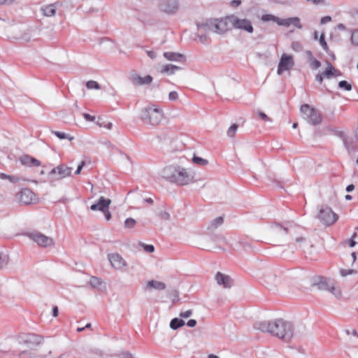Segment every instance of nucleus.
Listing matches in <instances>:
<instances>
[{"label": "nucleus", "mask_w": 358, "mask_h": 358, "mask_svg": "<svg viewBox=\"0 0 358 358\" xmlns=\"http://www.w3.org/2000/svg\"><path fill=\"white\" fill-rule=\"evenodd\" d=\"M198 29L203 31H212L222 34L231 28L242 29L248 33L253 32L251 22L247 19H240L236 15H230L220 19H210L206 22L197 24Z\"/></svg>", "instance_id": "nucleus-1"}, {"label": "nucleus", "mask_w": 358, "mask_h": 358, "mask_svg": "<svg viewBox=\"0 0 358 358\" xmlns=\"http://www.w3.org/2000/svg\"><path fill=\"white\" fill-rule=\"evenodd\" d=\"M254 328L268 333L285 341H289L294 336L293 324L283 319L273 321H260L255 323Z\"/></svg>", "instance_id": "nucleus-2"}, {"label": "nucleus", "mask_w": 358, "mask_h": 358, "mask_svg": "<svg viewBox=\"0 0 358 358\" xmlns=\"http://www.w3.org/2000/svg\"><path fill=\"white\" fill-rule=\"evenodd\" d=\"M162 118V110L155 106L144 108L141 113V119L145 124L156 126L160 123Z\"/></svg>", "instance_id": "nucleus-3"}, {"label": "nucleus", "mask_w": 358, "mask_h": 358, "mask_svg": "<svg viewBox=\"0 0 358 358\" xmlns=\"http://www.w3.org/2000/svg\"><path fill=\"white\" fill-rule=\"evenodd\" d=\"M20 345H25L29 348L38 346L43 341V337L34 333L21 332L15 337Z\"/></svg>", "instance_id": "nucleus-4"}, {"label": "nucleus", "mask_w": 358, "mask_h": 358, "mask_svg": "<svg viewBox=\"0 0 358 358\" xmlns=\"http://www.w3.org/2000/svg\"><path fill=\"white\" fill-rule=\"evenodd\" d=\"M301 112L303 118L313 125H318L321 124L322 118L321 113L308 104H303L301 107Z\"/></svg>", "instance_id": "nucleus-5"}, {"label": "nucleus", "mask_w": 358, "mask_h": 358, "mask_svg": "<svg viewBox=\"0 0 358 358\" xmlns=\"http://www.w3.org/2000/svg\"><path fill=\"white\" fill-rule=\"evenodd\" d=\"M318 218L323 224L330 226L338 220V216L331 208L325 207L320 210Z\"/></svg>", "instance_id": "nucleus-6"}, {"label": "nucleus", "mask_w": 358, "mask_h": 358, "mask_svg": "<svg viewBox=\"0 0 358 358\" xmlns=\"http://www.w3.org/2000/svg\"><path fill=\"white\" fill-rule=\"evenodd\" d=\"M72 169L64 164H59L52 169L49 176L54 180H61L71 175Z\"/></svg>", "instance_id": "nucleus-7"}, {"label": "nucleus", "mask_w": 358, "mask_h": 358, "mask_svg": "<svg viewBox=\"0 0 358 358\" xmlns=\"http://www.w3.org/2000/svg\"><path fill=\"white\" fill-rule=\"evenodd\" d=\"M29 238L41 247H48L54 245V241L51 237L47 236L39 232L31 233Z\"/></svg>", "instance_id": "nucleus-8"}, {"label": "nucleus", "mask_w": 358, "mask_h": 358, "mask_svg": "<svg viewBox=\"0 0 358 358\" xmlns=\"http://www.w3.org/2000/svg\"><path fill=\"white\" fill-rule=\"evenodd\" d=\"M294 65V62L293 57L291 55L283 53L278 63L277 70L278 74L281 75L283 71L289 70Z\"/></svg>", "instance_id": "nucleus-9"}, {"label": "nucleus", "mask_w": 358, "mask_h": 358, "mask_svg": "<svg viewBox=\"0 0 358 358\" xmlns=\"http://www.w3.org/2000/svg\"><path fill=\"white\" fill-rule=\"evenodd\" d=\"M192 177L186 169L178 166L173 182L178 185H185L192 181Z\"/></svg>", "instance_id": "nucleus-10"}, {"label": "nucleus", "mask_w": 358, "mask_h": 358, "mask_svg": "<svg viewBox=\"0 0 358 358\" xmlns=\"http://www.w3.org/2000/svg\"><path fill=\"white\" fill-rule=\"evenodd\" d=\"M313 285L317 286L320 290L329 291L330 289L336 290V286L334 280L319 276L315 279Z\"/></svg>", "instance_id": "nucleus-11"}, {"label": "nucleus", "mask_w": 358, "mask_h": 358, "mask_svg": "<svg viewBox=\"0 0 358 358\" xmlns=\"http://www.w3.org/2000/svg\"><path fill=\"white\" fill-rule=\"evenodd\" d=\"M159 7L161 10L168 14H173L178 9V0H159Z\"/></svg>", "instance_id": "nucleus-12"}, {"label": "nucleus", "mask_w": 358, "mask_h": 358, "mask_svg": "<svg viewBox=\"0 0 358 358\" xmlns=\"http://www.w3.org/2000/svg\"><path fill=\"white\" fill-rule=\"evenodd\" d=\"M108 257L111 266L115 269L122 270L127 266L125 260L117 253L109 254Z\"/></svg>", "instance_id": "nucleus-13"}, {"label": "nucleus", "mask_w": 358, "mask_h": 358, "mask_svg": "<svg viewBox=\"0 0 358 358\" xmlns=\"http://www.w3.org/2000/svg\"><path fill=\"white\" fill-rule=\"evenodd\" d=\"M288 229L287 227L280 223H274L270 227V235L274 238H278L285 236L287 234Z\"/></svg>", "instance_id": "nucleus-14"}, {"label": "nucleus", "mask_w": 358, "mask_h": 358, "mask_svg": "<svg viewBox=\"0 0 358 358\" xmlns=\"http://www.w3.org/2000/svg\"><path fill=\"white\" fill-rule=\"evenodd\" d=\"M18 199L20 203L27 205L34 200L35 194L30 189L24 188L18 194Z\"/></svg>", "instance_id": "nucleus-15"}, {"label": "nucleus", "mask_w": 358, "mask_h": 358, "mask_svg": "<svg viewBox=\"0 0 358 358\" xmlns=\"http://www.w3.org/2000/svg\"><path fill=\"white\" fill-rule=\"evenodd\" d=\"M215 280L219 285H222L224 288H231L234 285L232 278L221 272H217L215 275Z\"/></svg>", "instance_id": "nucleus-16"}, {"label": "nucleus", "mask_w": 358, "mask_h": 358, "mask_svg": "<svg viewBox=\"0 0 358 358\" xmlns=\"http://www.w3.org/2000/svg\"><path fill=\"white\" fill-rule=\"evenodd\" d=\"M111 203L110 199H106L103 196H101L97 203L91 205L90 209L93 211L99 210L102 213L106 209H109V206Z\"/></svg>", "instance_id": "nucleus-17"}, {"label": "nucleus", "mask_w": 358, "mask_h": 358, "mask_svg": "<svg viewBox=\"0 0 358 358\" xmlns=\"http://www.w3.org/2000/svg\"><path fill=\"white\" fill-rule=\"evenodd\" d=\"M130 80L134 85H145L150 84L152 82L153 78L150 75L142 77L137 73H134L131 75Z\"/></svg>", "instance_id": "nucleus-18"}, {"label": "nucleus", "mask_w": 358, "mask_h": 358, "mask_svg": "<svg viewBox=\"0 0 358 358\" xmlns=\"http://www.w3.org/2000/svg\"><path fill=\"white\" fill-rule=\"evenodd\" d=\"M278 25L289 27L290 25H294L295 27L298 29H302V24H301L300 19L298 17H289L286 19H280V22H278Z\"/></svg>", "instance_id": "nucleus-19"}, {"label": "nucleus", "mask_w": 358, "mask_h": 358, "mask_svg": "<svg viewBox=\"0 0 358 358\" xmlns=\"http://www.w3.org/2000/svg\"><path fill=\"white\" fill-rule=\"evenodd\" d=\"M177 168L178 166H166L162 171V177L173 182L176 173L177 171Z\"/></svg>", "instance_id": "nucleus-20"}, {"label": "nucleus", "mask_w": 358, "mask_h": 358, "mask_svg": "<svg viewBox=\"0 0 358 358\" xmlns=\"http://www.w3.org/2000/svg\"><path fill=\"white\" fill-rule=\"evenodd\" d=\"M58 3H50L41 7L40 10L45 17H52L56 15Z\"/></svg>", "instance_id": "nucleus-21"}, {"label": "nucleus", "mask_w": 358, "mask_h": 358, "mask_svg": "<svg viewBox=\"0 0 358 358\" xmlns=\"http://www.w3.org/2000/svg\"><path fill=\"white\" fill-rule=\"evenodd\" d=\"M20 162L23 165L29 166H39L41 162L34 157H32L28 155H24L20 157Z\"/></svg>", "instance_id": "nucleus-22"}, {"label": "nucleus", "mask_w": 358, "mask_h": 358, "mask_svg": "<svg viewBox=\"0 0 358 358\" xmlns=\"http://www.w3.org/2000/svg\"><path fill=\"white\" fill-rule=\"evenodd\" d=\"M164 57L170 61L174 62H185V56L182 54L173 52H164Z\"/></svg>", "instance_id": "nucleus-23"}, {"label": "nucleus", "mask_w": 358, "mask_h": 358, "mask_svg": "<svg viewBox=\"0 0 358 358\" xmlns=\"http://www.w3.org/2000/svg\"><path fill=\"white\" fill-rule=\"evenodd\" d=\"M323 74L328 79L331 78L332 76L338 77L342 76V73L339 70L336 69L334 66L328 62L327 68L323 72Z\"/></svg>", "instance_id": "nucleus-24"}, {"label": "nucleus", "mask_w": 358, "mask_h": 358, "mask_svg": "<svg viewBox=\"0 0 358 358\" xmlns=\"http://www.w3.org/2000/svg\"><path fill=\"white\" fill-rule=\"evenodd\" d=\"M12 355L15 358H33L34 354L30 350L13 351Z\"/></svg>", "instance_id": "nucleus-25"}, {"label": "nucleus", "mask_w": 358, "mask_h": 358, "mask_svg": "<svg viewBox=\"0 0 358 358\" xmlns=\"http://www.w3.org/2000/svg\"><path fill=\"white\" fill-rule=\"evenodd\" d=\"M147 287L153 288L157 290H164L166 289V286L164 282L157 281V280H150L147 283Z\"/></svg>", "instance_id": "nucleus-26"}, {"label": "nucleus", "mask_w": 358, "mask_h": 358, "mask_svg": "<svg viewBox=\"0 0 358 358\" xmlns=\"http://www.w3.org/2000/svg\"><path fill=\"white\" fill-rule=\"evenodd\" d=\"M223 217H217L215 219L213 220L209 224L208 227V229L209 230H213L217 229L219 226L222 225L223 223Z\"/></svg>", "instance_id": "nucleus-27"}, {"label": "nucleus", "mask_w": 358, "mask_h": 358, "mask_svg": "<svg viewBox=\"0 0 358 358\" xmlns=\"http://www.w3.org/2000/svg\"><path fill=\"white\" fill-rule=\"evenodd\" d=\"M184 325V320H182V319H179L178 317L172 319L170 322V327L173 330H176Z\"/></svg>", "instance_id": "nucleus-28"}, {"label": "nucleus", "mask_w": 358, "mask_h": 358, "mask_svg": "<svg viewBox=\"0 0 358 358\" xmlns=\"http://www.w3.org/2000/svg\"><path fill=\"white\" fill-rule=\"evenodd\" d=\"M307 55L310 60L311 68L315 70L317 69L321 66L320 62L313 57V53L310 51H307Z\"/></svg>", "instance_id": "nucleus-29"}, {"label": "nucleus", "mask_w": 358, "mask_h": 358, "mask_svg": "<svg viewBox=\"0 0 358 358\" xmlns=\"http://www.w3.org/2000/svg\"><path fill=\"white\" fill-rule=\"evenodd\" d=\"M89 283L92 287L99 288L102 285L103 282L101 278L96 276H92Z\"/></svg>", "instance_id": "nucleus-30"}, {"label": "nucleus", "mask_w": 358, "mask_h": 358, "mask_svg": "<svg viewBox=\"0 0 358 358\" xmlns=\"http://www.w3.org/2000/svg\"><path fill=\"white\" fill-rule=\"evenodd\" d=\"M280 18L271 14H265L262 16V20L263 22L273 21L276 22L278 24V22H280Z\"/></svg>", "instance_id": "nucleus-31"}, {"label": "nucleus", "mask_w": 358, "mask_h": 358, "mask_svg": "<svg viewBox=\"0 0 358 358\" xmlns=\"http://www.w3.org/2000/svg\"><path fill=\"white\" fill-rule=\"evenodd\" d=\"M52 133H53L59 139H68L69 141H72L73 139V136H71L69 134L62 131H52Z\"/></svg>", "instance_id": "nucleus-32"}, {"label": "nucleus", "mask_w": 358, "mask_h": 358, "mask_svg": "<svg viewBox=\"0 0 358 358\" xmlns=\"http://www.w3.org/2000/svg\"><path fill=\"white\" fill-rule=\"evenodd\" d=\"M9 262V257L7 255L0 253V270L4 268Z\"/></svg>", "instance_id": "nucleus-33"}, {"label": "nucleus", "mask_w": 358, "mask_h": 358, "mask_svg": "<svg viewBox=\"0 0 358 358\" xmlns=\"http://www.w3.org/2000/svg\"><path fill=\"white\" fill-rule=\"evenodd\" d=\"M192 162L194 163V164H199V165H201V166H206L208 164V160L205 159H203L200 157H198V156H196L194 155L192 158Z\"/></svg>", "instance_id": "nucleus-34"}, {"label": "nucleus", "mask_w": 358, "mask_h": 358, "mask_svg": "<svg viewBox=\"0 0 358 358\" xmlns=\"http://www.w3.org/2000/svg\"><path fill=\"white\" fill-rule=\"evenodd\" d=\"M338 87L345 91H350L352 90V85L346 80H341L338 83Z\"/></svg>", "instance_id": "nucleus-35"}, {"label": "nucleus", "mask_w": 358, "mask_h": 358, "mask_svg": "<svg viewBox=\"0 0 358 358\" xmlns=\"http://www.w3.org/2000/svg\"><path fill=\"white\" fill-rule=\"evenodd\" d=\"M169 297L172 300L173 303H176L179 300V294L177 290L173 289L169 292Z\"/></svg>", "instance_id": "nucleus-36"}, {"label": "nucleus", "mask_w": 358, "mask_h": 358, "mask_svg": "<svg viewBox=\"0 0 358 358\" xmlns=\"http://www.w3.org/2000/svg\"><path fill=\"white\" fill-rule=\"evenodd\" d=\"M136 223V221L134 219L129 217L124 221V227L128 229H132L135 227Z\"/></svg>", "instance_id": "nucleus-37"}, {"label": "nucleus", "mask_w": 358, "mask_h": 358, "mask_svg": "<svg viewBox=\"0 0 358 358\" xmlns=\"http://www.w3.org/2000/svg\"><path fill=\"white\" fill-rule=\"evenodd\" d=\"M86 87L89 90H92V89L99 90V89H100L99 84L97 82L94 81V80L87 81V83H86Z\"/></svg>", "instance_id": "nucleus-38"}, {"label": "nucleus", "mask_w": 358, "mask_h": 358, "mask_svg": "<svg viewBox=\"0 0 358 358\" xmlns=\"http://www.w3.org/2000/svg\"><path fill=\"white\" fill-rule=\"evenodd\" d=\"M320 44L321 45V47L323 48L324 50H325L326 52L328 51L329 50V47H328V45L325 41V36H324V34H322L320 35Z\"/></svg>", "instance_id": "nucleus-39"}, {"label": "nucleus", "mask_w": 358, "mask_h": 358, "mask_svg": "<svg viewBox=\"0 0 358 358\" xmlns=\"http://www.w3.org/2000/svg\"><path fill=\"white\" fill-rule=\"evenodd\" d=\"M237 129H238V125L236 124H233L229 129H228V131H227V135L229 137H234L236 131H237Z\"/></svg>", "instance_id": "nucleus-40"}, {"label": "nucleus", "mask_w": 358, "mask_h": 358, "mask_svg": "<svg viewBox=\"0 0 358 358\" xmlns=\"http://www.w3.org/2000/svg\"><path fill=\"white\" fill-rule=\"evenodd\" d=\"M140 245L143 248L145 252L151 253L155 250V247L152 245H148L143 243H141Z\"/></svg>", "instance_id": "nucleus-41"}, {"label": "nucleus", "mask_w": 358, "mask_h": 358, "mask_svg": "<svg viewBox=\"0 0 358 358\" xmlns=\"http://www.w3.org/2000/svg\"><path fill=\"white\" fill-rule=\"evenodd\" d=\"M96 124L100 127H106L108 129H111L112 127H113V124L111 122H100V120H99L96 122Z\"/></svg>", "instance_id": "nucleus-42"}, {"label": "nucleus", "mask_w": 358, "mask_h": 358, "mask_svg": "<svg viewBox=\"0 0 358 358\" xmlns=\"http://www.w3.org/2000/svg\"><path fill=\"white\" fill-rule=\"evenodd\" d=\"M351 41L353 44L358 45V29L352 32Z\"/></svg>", "instance_id": "nucleus-43"}, {"label": "nucleus", "mask_w": 358, "mask_h": 358, "mask_svg": "<svg viewBox=\"0 0 358 358\" xmlns=\"http://www.w3.org/2000/svg\"><path fill=\"white\" fill-rule=\"evenodd\" d=\"M160 219L164 220H169L170 219V214L166 211H161L158 213Z\"/></svg>", "instance_id": "nucleus-44"}, {"label": "nucleus", "mask_w": 358, "mask_h": 358, "mask_svg": "<svg viewBox=\"0 0 358 358\" xmlns=\"http://www.w3.org/2000/svg\"><path fill=\"white\" fill-rule=\"evenodd\" d=\"M257 114H258L259 117L261 119H262L264 121H265V122H272L271 119L269 117H268L264 113H263L262 111H258Z\"/></svg>", "instance_id": "nucleus-45"}, {"label": "nucleus", "mask_w": 358, "mask_h": 358, "mask_svg": "<svg viewBox=\"0 0 358 358\" xmlns=\"http://www.w3.org/2000/svg\"><path fill=\"white\" fill-rule=\"evenodd\" d=\"M171 71V64H169L164 65L162 66V69L161 70V72L166 73L169 75H171L172 73H170Z\"/></svg>", "instance_id": "nucleus-46"}, {"label": "nucleus", "mask_w": 358, "mask_h": 358, "mask_svg": "<svg viewBox=\"0 0 358 358\" xmlns=\"http://www.w3.org/2000/svg\"><path fill=\"white\" fill-rule=\"evenodd\" d=\"M355 273L353 269H341V275L343 277L347 276L348 275L352 274Z\"/></svg>", "instance_id": "nucleus-47"}, {"label": "nucleus", "mask_w": 358, "mask_h": 358, "mask_svg": "<svg viewBox=\"0 0 358 358\" xmlns=\"http://www.w3.org/2000/svg\"><path fill=\"white\" fill-rule=\"evenodd\" d=\"M169 99L170 101H176L178 99V94L177 92L172 91L169 94Z\"/></svg>", "instance_id": "nucleus-48"}, {"label": "nucleus", "mask_w": 358, "mask_h": 358, "mask_svg": "<svg viewBox=\"0 0 358 358\" xmlns=\"http://www.w3.org/2000/svg\"><path fill=\"white\" fill-rule=\"evenodd\" d=\"M329 292H330L336 298H339L341 296V291L340 290V289L338 287H336V290H333V289H330V290Z\"/></svg>", "instance_id": "nucleus-49"}, {"label": "nucleus", "mask_w": 358, "mask_h": 358, "mask_svg": "<svg viewBox=\"0 0 358 358\" xmlns=\"http://www.w3.org/2000/svg\"><path fill=\"white\" fill-rule=\"evenodd\" d=\"M192 315V310H187L184 312H181L180 313V316L181 317L187 318L189 317Z\"/></svg>", "instance_id": "nucleus-50"}, {"label": "nucleus", "mask_w": 358, "mask_h": 358, "mask_svg": "<svg viewBox=\"0 0 358 358\" xmlns=\"http://www.w3.org/2000/svg\"><path fill=\"white\" fill-rule=\"evenodd\" d=\"M85 165V162L82 161L81 163L78 166L77 169L75 171V174L78 175L80 173L82 169Z\"/></svg>", "instance_id": "nucleus-51"}, {"label": "nucleus", "mask_w": 358, "mask_h": 358, "mask_svg": "<svg viewBox=\"0 0 358 358\" xmlns=\"http://www.w3.org/2000/svg\"><path fill=\"white\" fill-rule=\"evenodd\" d=\"M83 116L84 119L87 121L93 122L95 120L94 116H92L91 115L87 114V113H83Z\"/></svg>", "instance_id": "nucleus-52"}, {"label": "nucleus", "mask_w": 358, "mask_h": 358, "mask_svg": "<svg viewBox=\"0 0 358 358\" xmlns=\"http://www.w3.org/2000/svg\"><path fill=\"white\" fill-rule=\"evenodd\" d=\"M118 358H134V357H133V355L131 353L126 352H122V354H120Z\"/></svg>", "instance_id": "nucleus-53"}, {"label": "nucleus", "mask_w": 358, "mask_h": 358, "mask_svg": "<svg viewBox=\"0 0 358 358\" xmlns=\"http://www.w3.org/2000/svg\"><path fill=\"white\" fill-rule=\"evenodd\" d=\"M324 75L323 74V73H318L315 76V80L317 81L320 83H322L323 82V80H324Z\"/></svg>", "instance_id": "nucleus-54"}, {"label": "nucleus", "mask_w": 358, "mask_h": 358, "mask_svg": "<svg viewBox=\"0 0 358 358\" xmlns=\"http://www.w3.org/2000/svg\"><path fill=\"white\" fill-rule=\"evenodd\" d=\"M308 2L313 3L314 5L324 4L325 0H306Z\"/></svg>", "instance_id": "nucleus-55"}, {"label": "nucleus", "mask_w": 358, "mask_h": 358, "mask_svg": "<svg viewBox=\"0 0 358 358\" xmlns=\"http://www.w3.org/2000/svg\"><path fill=\"white\" fill-rule=\"evenodd\" d=\"M331 20V17L330 16H324L321 18L320 22L321 24H326Z\"/></svg>", "instance_id": "nucleus-56"}, {"label": "nucleus", "mask_w": 358, "mask_h": 358, "mask_svg": "<svg viewBox=\"0 0 358 358\" xmlns=\"http://www.w3.org/2000/svg\"><path fill=\"white\" fill-rule=\"evenodd\" d=\"M306 241V239L303 237H298L296 238V242L299 245V248H301V243H304Z\"/></svg>", "instance_id": "nucleus-57"}, {"label": "nucleus", "mask_w": 358, "mask_h": 358, "mask_svg": "<svg viewBox=\"0 0 358 358\" xmlns=\"http://www.w3.org/2000/svg\"><path fill=\"white\" fill-rule=\"evenodd\" d=\"M103 213L104 214L106 220L108 221V220H110V218H111V213L109 211V209H106L105 211L103 212Z\"/></svg>", "instance_id": "nucleus-58"}, {"label": "nucleus", "mask_w": 358, "mask_h": 358, "mask_svg": "<svg viewBox=\"0 0 358 358\" xmlns=\"http://www.w3.org/2000/svg\"><path fill=\"white\" fill-rule=\"evenodd\" d=\"M196 324V321L194 319H191L189 320L187 322V325L189 327H195Z\"/></svg>", "instance_id": "nucleus-59"}, {"label": "nucleus", "mask_w": 358, "mask_h": 358, "mask_svg": "<svg viewBox=\"0 0 358 358\" xmlns=\"http://www.w3.org/2000/svg\"><path fill=\"white\" fill-rule=\"evenodd\" d=\"M148 56L151 58L152 59H154L156 58V53L154 51L148 50L147 51Z\"/></svg>", "instance_id": "nucleus-60"}, {"label": "nucleus", "mask_w": 358, "mask_h": 358, "mask_svg": "<svg viewBox=\"0 0 358 358\" xmlns=\"http://www.w3.org/2000/svg\"><path fill=\"white\" fill-rule=\"evenodd\" d=\"M0 178L1 179H8V180H11V178H14V176H9V175H6L5 173H1L0 174Z\"/></svg>", "instance_id": "nucleus-61"}, {"label": "nucleus", "mask_w": 358, "mask_h": 358, "mask_svg": "<svg viewBox=\"0 0 358 358\" xmlns=\"http://www.w3.org/2000/svg\"><path fill=\"white\" fill-rule=\"evenodd\" d=\"M179 69H180V67L171 64V71H170V73L174 74L176 71Z\"/></svg>", "instance_id": "nucleus-62"}, {"label": "nucleus", "mask_w": 358, "mask_h": 358, "mask_svg": "<svg viewBox=\"0 0 358 358\" xmlns=\"http://www.w3.org/2000/svg\"><path fill=\"white\" fill-rule=\"evenodd\" d=\"M241 0H233V1H231V5L232 6H236V7H237V6H238L239 5H241Z\"/></svg>", "instance_id": "nucleus-63"}, {"label": "nucleus", "mask_w": 358, "mask_h": 358, "mask_svg": "<svg viewBox=\"0 0 358 358\" xmlns=\"http://www.w3.org/2000/svg\"><path fill=\"white\" fill-rule=\"evenodd\" d=\"M354 189H355V185L353 184L348 185L345 189L346 192H351Z\"/></svg>", "instance_id": "nucleus-64"}]
</instances>
